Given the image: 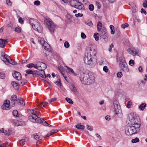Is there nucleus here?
<instances>
[{"label": "nucleus", "mask_w": 147, "mask_h": 147, "mask_svg": "<svg viewBox=\"0 0 147 147\" xmlns=\"http://www.w3.org/2000/svg\"><path fill=\"white\" fill-rule=\"evenodd\" d=\"M57 100V99L55 98H52L51 99L48 100V101L49 103L53 102Z\"/></svg>", "instance_id": "obj_52"}, {"label": "nucleus", "mask_w": 147, "mask_h": 147, "mask_svg": "<svg viewBox=\"0 0 147 147\" xmlns=\"http://www.w3.org/2000/svg\"><path fill=\"white\" fill-rule=\"evenodd\" d=\"M13 115L14 117H18L19 116L18 112L16 110H14L12 112Z\"/></svg>", "instance_id": "obj_33"}, {"label": "nucleus", "mask_w": 147, "mask_h": 147, "mask_svg": "<svg viewBox=\"0 0 147 147\" xmlns=\"http://www.w3.org/2000/svg\"><path fill=\"white\" fill-rule=\"evenodd\" d=\"M29 22L33 28L34 26H35L37 24H38V23L37 20L32 18L29 20Z\"/></svg>", "instance_id": "obj_16"}, {"label": "nucleus", "mask_w": 147, "mask_h": 147, "mask_svg": "<svg viewBox=\"0 0 147 147\" xmlns=\"http://www.w3.org/2000/svg\"><path fill=\"white\" fill-rule=\"evenodd\" d=\"M25 139H22L20 140L19 141L21 145H23L25 144Z\"/></svg>", "instance_id": "obj_42"}, {"label": "nucleus", "mask_w": 147, "mask_h": 147, "mask_svg": "<svg viewBox=\"0 0 147 147\" xmlns=\"http://www.w3.org/2000/svg\"><path fill=\"white\" fill-rule=\"evenodd\" d=\"M86 127H87V129L90 131H92L93 130V128L91 126L89 125H86Z\"/></svg>", "instance_id": "obj_45"}, {"label": "nucleus", "mask_w": 147, "mask_h": 147, "mask_svg": "<svg viewBox=\"0 0 147 147\" xmlns=\"http://www.w3.org/2000/svg\"><path fill=\"white\" fill-rule=\"evenodd\" d=\"M146 106L145 103H142L139 106V108L142 111H143Z\"/></svg>", "instance_id": "obj_30"}, {"label": "nucleus", "mask_w": 147, "mask_h": 147, "mask_svg": "<svg viewBox=\"0 0 147 147\" xmlns=\"http://www.w3.org/2000/svg\"><path fill=\"white\" fill-rule=\"evenodd\" d=\"M67 18L69 20H70L72 18V16L69 14H67Z\"/></svg>", "instance_id": "obj_59"}, {"label": "nucleus", "mask_w": 147, "mask_h": 147, "mask_svg": "<svg viewBox=\"0 0 147 147\" xmlns=\"http://www.w3.org/2000/svg\"><path fill=\"white\" fill-rule=\"evenodd\" d=\"M81 36L82 38L83 39H85L86 37V36L84 33L83 32H82L81 34Z\"/></svg>", "instance_id": "obj_57"}, {"label": "nucleus", "mask_w": 147, "mask_h": 147, "mask_svg": "<svg viewBox=\"0 0 147 147\" xmlns=\"http://www.w3.org/2000/svg\"><path fill=\"white\" fill-rule=\"evenodd\" d=\"M44 22L45 26L49 31L51 32H54L56 25L52 20L49 18H47L45 19Z\"/></svg>", "instance_id": "obj_4"}, {"label": "nucleus", "mask_w": 147, "mask_h": 147, "mask_svg": "<svg viewBox=\"0 0 147 147\" xmlns=\"http://www.w3.org/2000/svg\"><path fill=\"white\" fill-rule=\"evenodd\" d=\"M131 103V101H129L128 102V103L127 104V107L128 108H129L130 107Z\"/></svg>", "instance_id": "obj_58"}, {"label": "nucleus", "mask_w": 147, "mask_h": 147, "mask_svg": "<svg viewBox=\"0 0 147 147\" xmlns=\"http://www.w3.org/2000/svg\"><path fill=\"white\" fill-rule=\"evenodd\" d=\"M76 127L78 129L82 130L84 129L85 127L82 125L78 124L76 126Z\"/></svg>", "instance_id": "obj_32"}, {"label": "nucleus", "mask_w": 147, "mask_h": 147, "mask_svg": "<svg viewBox=\"0 0 147 147\" xmlns=\"http://www.w3.org/2000/svg\"><path fill=\"white\" fill-rule=\"evenodd\" d=\"M70 89L71 91L73 92H76L77 91V89L74 85L71 84L70 86Z\"/></svg>", "instance_id": "obj_24"}, {"label": "nucleus", "mask_w": 147, "mask_h": 147, "mask_svg": "<svg viewBox=\"0 0 147 147\" xmlns=\"http://www.w3.org/2000/svg\"><path fill=\"white\" fill-rule=\"evenodd\" d=\"M128 117L130 122L129 123L131 125L126 128L125 132L126 135L129 136L136 134L140 131V122L138 116L133 113H130Z\"/></svg>", "instance_id": "obj_1"}, {"label": "nucleus", "mask_w": 147, "mask_h": 147, "mask_svg": "<svg viewBox=\"0 0 147 147\" xmlns=\"http://www.w3.org/2000/svg\"><path fill=\"white\" fill-rule=\"evenodd\" d=\"M32 136L36 140H37L38 139L39 140L40 139H42V138H41L40 136H39L36 134H33Z\"/></svg>", "instance_id": "obj_26"}, {"label": "nucleus", "mask_w": 147, "mask_h": 147, "mask_svg": "<svg viewBox=\"0 0 147 147\" xmlns=\"http://www.w3.org/2000/svg\"><path fill=\"white\" fill-rule=\"evenodd\" d=\"M94 37L96 41H98L99 40V34L98 33H95L94 34Z\"/></svg>", "instance_id": "obj_29"}, {"label": "nucleus", "mask_w": 147, "mask_h": 147, "mask_svg": "<svg viewBox=\"0 0 147 147\" xmlns=\"http://www.w3.org/2000/svg\"><path fill=\"white\" fill-rule=\"evenodd\" d=\"M139 141V139L138 138H136L135 139H133L131 140V142L133 143H135Z\"/></svg>", "instance_id": "obj_37"}, {"label": "nucleus", "mask_w": 147, "mask_h": 147, "mask_svg": "<svg viewBox=\"0 0 147 147\" xmlns=\"http://www.w3.org/2000/svg\"><path fill=\"white\" fill-rule=\"evenodd\" d=\"M87 53H89L91 56H94L96 54V52L95 49L93 48H90L88 52Z\"/></svg>", "instance_id": "obj_20"}, {"label": "nucleus", "mask_w": 147, "mask_h": 147, "mask_svg": "<svg viewBox=\"0 0 147 147\" xmlns=\"http://www.w3.org/2000/svg\"><path fill=\"white\" fill-rule=\"evenodd\" d=\"M30 115H33L35 117H36V115H37V112L36 109L30 110Z\"/></svg>", "instance_id": "obj_22"}, {"label": "nucleus", "mask_w": 147, "mask_h": 147, "mask_svg": "<svg viewBox=\"0 0 147 147\" xmlns=\"http://www.w3.org/2000/svg\"><path fill=\"white\" fill-rule=\"evenodd\" d=\"M94 77L92 74H85L83 77H81L80 80L81 81H83V83L85 84H90L94 81Z\"/></svg>", "instance_id": "obj_2"}, {"label": "nucleus", "mask_w": 147, "mask_h": 147, "mask_svg": "<svg viewBox=\"0 0 147 147\" xmlns=\"http://www.w3.org/2000/svg\"><path fill=\"white\" fill-rule=\"evenodd\" d=\"M36 67V69L39 70L43 71L46 69L47 66L45 63L43 62H38L37 63Z\"/></svg>", "instance_id": "obj_11"}, {"label": "nucleus", "mask_w": 147, "mask_h": 147, "mask_svg": "<svg viewBox=\"0 0 147 147\" xmlns=\"http://www.w3.org/2000/svg\"><path fill=\"white\" fill-rule=\"evenodd\" d=\"M55 84L59 86H61V84L60 80H58L55 82Z\"/></svg>", "instance_id": "obj_46"}, {"label": "nucleus", "mask_w": 147, "mask_h": 147, "mask_svg": "<svg viewBox=\"0 0 147 147\" xmlns=\"http://www.w3.org/2000/svg\"><path fill=\"white\" fill-rule=\"evenodd\" d=\"M71 6L76 8L83 10L85 9V7L84 5L80 3L78 0H73L69 2Z\"/></svg>", "instance_id": "obj_7"}, {"label": "nucleus", "mask_w": 147, "mask_h": 147, "mask_svg": "<svg viewBox=\"0 0 147 147\" xmlns=\"http://www.w3.org/2000/svg\"><path fill=\"white\" fill-rule=\"evenodd\" d=\"M106 29L102 27V23L100 21H98L97 24V30L98 32L100 33L102 31V30Z\"/></svg>", "instance_id": "obj_15"}, {"label": "nucleus", "mask_w": 147, "mask_h": 147, "mask_svg": "<svg viewBox=\"0 0 147 147\" xmlns=\"http://www.w3.org/2000/svg\"><path fill=\"white\" fill-rule=\"evenodd\" d=\"M119 61V66L121 70L125 73L129 72V69L124 58L123 57H120Z\"/></svg>", "instance_id": "obj_3"}, {"label": "nucleus", "mask_w": 147, "mask_h": 147, "mask_svg": "<svg viewBox=\"0 0 147 147\" xmlns=\"http://www.w3.org/2000/svg\"><path fill=\"white\" fill-rule=\"evenodd\" d=\"M139 71L140 72H142L143 71V69L142 67L141 66H140L138 68Z\"/></svg>", "instance_id": "obj_63"}, {"label": "nucleus", "mask_w": 147, "mask_h": 147, "mask_svg": "<svg viewBox=\"0 0 147 147\" xmlns=\"http://www.w3.org/2000/svg\"><path fill=\"white\" fill-rule=\"evenodd\" d=\"M132 52L131 54L133 56L136 55L138 53V51L135 48L132 49Z\"/></svg>", "instance_id": "obj_35"}, {"label": "nucleus", "mask_w": 147, "mask_h": 147, "mask_svg": "<svg viewBox=\"0 0 147 147\" xmlns=\"http://www.w3.org/2000/svg\"><path fill=\"white\" fill-rule=\"evenodd\" d=\"M34 3L35 5L38 6L40 4V2L38 0H36L34 2Z\"/></svg>", "instance_id": "obj_43"}, {"label": "nucleus", "mask_w": 147, "mask_h": 147, "mask_svg": "<svg viewBox=\"0 0 147 147\" xmlns=\"http://www.w3.org/2000/svg\"><path fill=\"white\" fill-rule=\"evenodd\" d=\"M8 39L3 40L0 39V47H4L5 44L8 42Z\"/></svg>", "instance_id": "obj_19"}, {"label": "nucleus", "mask_w": 147, "mask_h": 147, "mask_svg": "<svg viewBox=\"0 0 147 147\" xmlns=\"http://www.w3.org/2000/svg\"><path fill=\"white\" fill-rule=\"evenodd\" d=\"M83 15L82 13H78V14H75V16L76 17H82L83 16Z\"/></svg>", "instance_id": "obj_53"}, {"label": "nucleus", "mask_w": 147, "mask_h": 147, "mask_svg": "<svg viewBox=\"0 0 147 147\" xmlns=\"http://www.w3.org/2000/svg\"><path fill=\"white\" fill-rule=\"evenodd\" d=\"M6 3L8 6H11L12 5V3L10 0H6Z\"/></svg>", "instance_id": "obj_44"}, {"label": "nucleus", "mask_w": 147, "mask_h": 147, "mask_svg": "<svg viewBox=\"0 0 147 147\" xmlns=\"http://www.w3.org/2000/svg\"><path fill=\"white\" fill-rule=\"evenodd\" d=\"M10 102L9 100H6L4 102V104L2 106V108L5 110H8L11 107L10 105Z\"/></svg>", "instance_id": "obj_13"}, {"label": "nucleus", "mask_w": 147, "mask_h": 147, "mask_svg": "<svg viewBox=\"0 0 147 147\" xmlns=\"http://www.w3.org/2000/svg\"><path fill=\"white\" fill-rule=\"evenodd\" d=\"M5 78V75L4 74L0 73V78L2 79Z\"/></svg>", "instance_id": "obj_51"}, {"label": "nucleus", "mask_w": 147, "mask_h": 147, "mask_svg": "<svg viewBox=\"0 0 147 147\" xmlns=\"http://www.w3.org/2000/svg\"><path fill=\"white\" fill-rule=\"evenodd\" d=\"M93 59V56L89 53H87L84 58V62L87 65H90L92 63Z\"/></svg>", "instance_id": "obj_10"}, {"label": "nucleus", "mask_w": 147, "mask_h": 147, "mask_svg": "<svg viewBox=\"0 0 147 147\" xmlns=\"http://www.w3.org/2000/svg\"><path fill=\"white\" fill-rule=\"evenodd\" d=\"M11 84L13 87L16 89H18L19 87V85L16 82L13 81L11 83Z\"/></svg>", "instance_id": "obj_23"}, {"label": "nucleus", "mask_w": 147, "mask_h": 147, "mask_svg": "<svg viewBox=\"0 0 147 147\" xmlns=\"http://www.w3.org/2000/svg\"><path fill=\"white\" fill-rule=\"evenodd\" d=\"M100 38L102 39L103 42H106L108 40V34L106 29L102 30L100 33H99Z\"/></svg>", "instance_id": "obj_8"}, {"label": "nucleus", "mask_w": 147, "mask_h": 147, "mask_svg": "<svg viewBox=\"0 0 147 147\" xmlns=\"http://www.w3.org/2000/svg\"><path fill=\"white\" fill-rule=\"evenodd\" d=\"M1 54V59L6 64V63L9 61V60H10V58L8 55L6 54H4L3 53H2Z\"/></svg>", "instance_id": "obj_12"}, {"label": "nucleus", "mask_w": 147, "mask_h": 147, "mask_svg": "<svg viewBox=\"0 0 147 147\" xmlns=\"http://www.w3.org/2000/svg\"><path fill=\"white\" fill-rule=\"evenodd\" d=\"M113 44L112 43L111 44V45L110 46V47L109 48V51H111V49L113 48Z\"/></svg>", "instance_id": "obj_61"}, {"label": "nucleus", "mask_w": 147, "mask_h": 147, "mask_svg": "<svg viewBox=\"0 0 147 147\" xmlns=\"http://www.w3.org/2000/svg\"><path fill=\"white\" fill-rule=\"evenodd\" d=\"M122 76V74L121 72H119L117 73V77L120 78Z\"/></svg>", "instance_id": "obj_56"}, {"label": "nucleus", "mask_w": 147, "mask_h": 147, "mask_svg": "<svg viewBox=\"0 0 147 147\" xmlns=\"http://www.w3.org/2000/svg\"><path fill=\"white\" fill-rule=\"evenodd\" d=\"M65 67L66 68V71L68 73L74 76H76L77 74L74 72L72 69L67 66H65Z\"/></svg>", "instance_id": "obj_18"}, {"label": "nucleus", "mask_w": 147, "mask_h": 147, "mask_svg": "<svg viewBox=\"0 0 147 147\" xmlns=\"http://www.w3.org/2000/svg\"><path fill=\"white\" fill-rule=\"evenodd\" d=\"M64 46L66 48H68L69 47V44L67 41H65L64 44Z\"/></svg>", "instance_id": "obj_40"}, {"label": "nucleus", "mask_w": 147, "mask_h": 147, "mask_svg": "<svg viewBox=\"0 0 147 147\" xmlns=\"http://www.w3.org/2000/svg\"><path fill=\"white\" fill-rule=\"evenodd\" d=\"M132 49H127V51L129 53L131 54L132 53Z\"/></svg>", "instance_id": "obj_64"}, {"label": "nucleus", "mask_w": 147, "mask_h": 147, "mask_svg": "<svg viewBox=\"0 0 147 147\" xmlns=\"http://www.w3.org/2000/svg\"><path fill=\"white\" fill-rule=\"evenodd\" d=\"M19 102L23 106L25 105V103L22 99H20L19 100Z\"/></svg>", "instance_id": "obj_55"}, {"label": "nucleus", "mask_w": 147, "mask_h": 147, "mask_svg": "<svg viewBox=\"0 0 147 147\" xmlns=\"http://www.w3.org/2000/svg\"><path fill=\"white\" fill-rule=\"evenodd\" d=\"M103 70L106 73L108 71V68L106 66H104L103 68Z\"/></svg>", "instance_id": "obj_49"}, {"label": "nucleus", "mask_w": 147, "mask_h": 147, "mask_svg": "<svg viewBox=\"0 0 147 147\" xmlns=\"http://www.w3.org/2000/svg\"><path fill=\"white\" fill-rule=\"evenodd\" d=\"M29 119L30 121L33 123H42L43 125H49L43 119H41L39 117H38L37 115H36V117H35L33 115H30Z\"/></svg>", "instance_id": "obj_6"}, {"label": "nucleus", "mask_w": 147, "mask_h": 147, "mask_svg": "<svg viewBox=\"0 0 147 147\" xmlns=\"http://www.w3.org/2000/svg\"><path fill=\"white\" fill-rule=\"evenodd\" d=\"M40 76L43 78H45L46 77V75L44 71H43L42 72V73L40 74Z\"/></svg>", "instance_id": "obj_41"}, {"label": "nucleus", "mask_w": 147, "mask_h": 147, "mask_svg": "<svg viewBox=\"0 0 147 147\" xmlns=\"http://www.w3.org/2000/svg\"><path fill=\"white\" fill-rule=\"evenodd\" d=\"M85 23L87 25L92 27L93 26V24L92 21L88 20L85 22Z\"/></svg>", "instance_id": "obj_28"}, {"label": "nucleus", "mask_w": 147, "mask_h": 147, "mask_svg": "<svg viewBox=\"0 0 147 147\" xmlns=\"http://www.w3.org/2000/svg\"><path fill=\"white\" fill-rule=\"evenodd\" d=\"M65 99L70 104L72 105L73 104V102L71 98L67 97L65 98Z\"/></svg>", "instance_id": "obj_34"}, {"label": "nucleus", "mask_w": 147, "mask_h": 147, "mask_svg": "<svg viewBox=\"0 0 147 147\" xmlns=\"http://www.w3.org/2000/svg\"><path fill=\"white\" fill-rule=\"evenodd\" d=\"M129 64L131 66H133L134 65V62L132 59H131L129 62Z\"/></svg>", "instance_id": "obj_39"}, {"label": "nucleus", "mask_w": 147, "mask_h": 147, "mask_svg": "<svg viewBox=\"0 0 147 147\" xmlns=\"http://www.w3.org/2000/svg\"><path fill=\"white\" fill-rule=\"evenodd\" d=\"M19 22L20 23L22 24L23 23L24 21L22 18L20 17L19 19Z\"/></svg>", "instance_id": "obj_62"}, {"label": "nucleus", "mask_w": 147, "mask_h": 147, "mask_svg": "<svg viewBox=\"0 0 147 147\" xmlns=\"http://www.w3.org/2000/svg\"><path fill=\"white\" fill-rule=\"evenodd\" d=\"M38 40L45 49L48 51L49 50L50 46L47 42L45 41L43 38L39 37L38 38Z\"/></svg>", "instance_id": "obj_9"}, {"label": "nucleus", "mask_w": 147, "mask_h": 147, "mask_svg": "<svg viewBox=\"0 0 147 147\" xmlns=\"http://www.w3.org/2000/svg\"><path fill=\"white\" fill-rule=\"evenodd\" d=\"M13 122L15 125L17 126L22 125H24V123L23 121H18L15 120Z\"/></svg>", "instance_id": "obj_21"}, {"label": "nucleus", "mask_w": 147, "mask_h": 147, "mask_svg": "<svg viewBox=\"0 0 147 147\" xmlns=\"http://www.w3.org/2000/svg\"><path fill=\"white\" fill-rule=\"evenodd\" d=\"M33 28L34 30L38 32H41L42 31V27L40 25V23H38L35 26H34Z\"/></svg>", "instance_id": "obj_14"}, {"label": "nucleus", "mask_w": 147, "mask_h": 147, "mask_svg": "<svg viewBox=\"0 0 147 147\" xmlns=\"http://www.w3.org/2000/svg\"><path fill=\"white\" fill-rule=\"evenodd\" d=\"M21 29L20 27L18 26L15 28V31L18 33H20L21 32Z\"/></svg>", "instance_id": "obj_38"}, {"label": "nucleus", "mask_w": 147, "mask_h": 147, "mask_svg": "<svg viewBox=\"0 0 147 147\" xmlns=\"http://www.w3.org/2000/svg\"><path fill=\"white\" fill-rule=\"evenodd\" d=\"M129 26L128 24L127 23H125L124 24H122L121 25V27L124 29L126 27H127Z\"/></svg>", "instance_id": "obj_48"}, {"label": "nucleus", "mask_w": 147, "mask_h": 147, "mask_svg": "<svg viewBox=\"0 0 147 147\" xmlns=\"http://www.w3.org/2000/svg\"><path fill=\"white\" fill-rule=\"evenodd\" d=\"M3 133L5 134L8 135H9L10 134V132L9 130H5V131L3 130Z\"/></svg>", "instance_id": "obj_47"}, {"label": "nucleus", "mask_w": 147, "mask_h": 147, "mask_svg": "<svg viewBox=\"0 0 147 147\" xmlns=\"http://www.w3.org/2000/svg\"><path fill=\"white\" fill-rule=\"evenodd\" d=\"M33 71L30 69H27L26 71V72L28 74H32Z\"/></svg>", "instance_id": "obj_50"}, {"label": "nucleus", "mask_w": 147, "mask_h": 147, "mask_svg": "<svg viewBox=\"0 0 147 147\" xmlns=\"http://www.w3.org/2000/svg\"><path fill=\"white\" fill-rule=\"evenodd\" d=\"M141 12L142 13H143L145 15L146 14V11L143 8H142L141 10Z\"/></svg>", "instance_id": "obj_60"}, {"label": "nucleus", "mask_w": 147, "mask_h": 147, "mask_svg": "<svg viewBox=\"0 0 147 147\" xmlns=\"http://www.w3.org/2000/svg\"><path fill=\"white\" fill-rule=\"evenodd\" d=\"M13 77L16 80H19L21 78V75L19 72L17 71H15L14 74H13Z\"/></svg>", "instance_id": "obj_17"}, {"label": "nucleus", "mask_w": 147, "mask_h": 147, "mask_svg": "<svg viewBox=\"0 0 147 147\" xmlns=\"http://www.w3.org/2000/svg\"><path fill=\"white\" fill-rule=\"evenodd\" d=\"M88 9L90 11H93L94 9V6L93 4H91L89 5Z\"/></svg>", "instance_id": "obj_36"}, {"label": "nucleus", "mask_w": 147, "mask_h": 147, "mask_svg": "<svg viewBox=\"0 0 147 147\" xmlns=\"http://www.w3.org/2000/svg\"><path fill=\"white\" fill-rule=\"evenodd\" d=\"M114 108V112L115 114L119 117H121L122 116V113L119 102L117 100H115L113 102Z\"/></svg>", "instance_id": "obj_5"}, {"label": "nucleus", "mask_w": 147, "mask_h": 147, "mask_svg": "<svg viewBox=\"0 0 147 147\" xmlns=\"http://www.w3.org/2000/svg\"><path fill=\"white\" fill-rule=\"evenodd\" d=\"M17 63L15 62L14 61H13L11 59L9 61L7 62L6 63V64L7 65H9V64H11L12 65H16Z\"/></svg>", "instance_id": "obj_25"}, {"label": "nucleus", "mask_w": 147, "mask_h": 147, "mask_svg": "<svg viewBox=\"0 0 147 147\" xmlns=\"http://www.w3.org/2000/svg\"><path fill=\"white\" fill-rule=\"evenodd\" d=\"M17 98L16 95H13L11 97L10 100L11 101H15L17 100Z\"/></svg>", "instance_id": "obj_31"}, {"label": "nucleus", "mask_w": 147, "mask_h": 147, "mask_svg": "<svg viewBox=\"0 0 147 147\" xmlns=\"http://www.w3.org/2000/svg\"><path fill=\"white\" fill-rule=\"evenodd\" d=\"M143 6L144 7L147 8V0H145L143 3Z\"/></svg>", "instance_id": "obj_54"}, {"label": "nucleus", "mask_w": 147, "mask_h": 147, "mask_svg": "<svg viewBox=\"0 0 147 147\" xmlns=\"http://www.w3.org/2000/svg\"><path fill=\"white\" fill-rule=\"evenodd\" d=\"M27 67L29 68H31L32 67H34L36 69L37 67V64L34 65L33 63H30L27 65Z\"/></svg>", "instance_id": "obj_27"}]
</instances>
